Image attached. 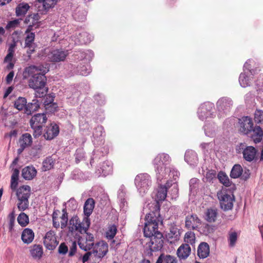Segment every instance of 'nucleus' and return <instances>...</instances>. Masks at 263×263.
Masks as SVG:
<instances>
[{
    "label": "nucleus",
    "instance_id": "obj_1",
    "mask_svg": "<svg viewBox=\"0 0 263 263\" xmlns=\"http://www.w3.org/2000/svg\"><path fill=\"white\" fill-rule=\"evenodd\" d=\"M49 66L48 64L34 65V95L36 98H43L47 95L45 74L49 70Z\"/></svg>",
    "mask_w": 263,
    "mask_h": 263
},
{
    "label": "nucleus",
    "instance_id": "obj_2",
    "mask_svg": "<svg viewBox=\"0 0 263 263\" xmlns=\"http://www.w3.org/2000/svg\"><path fill=\"white\" fill-rule=\"evenodd\" d=\"M90 224V219L88 217H84L81 221L78 216H73L69 220L68 235L70 237L73 236L76 239L78 235L85 234Z\"/></svg>",
    "mask_w": 263,
    "mask_h": 263
},
{
    "label": "nucleus",
    "instance_id": "obj_3",
    "mask_svg": "<svg viewBox=\"0 0 263 263\" xmlns=\"http://www.w3.org/2000/svg\"><path fill=\"white\" fill-rule=\"evenodd\" d=\"M145 220L143 233L145 237H150L160 233L158 230V227L159 223L162 222V218L158 210L147 214Z\"/></svg>",
    "mask_w": 263,
    "mask_h": 263
},
{
    "label": "nucleus",
    "instance_id": "obj_4",
    "mask_svg": "<svg viewBox=\"0 0 263 263\" xmlns=\"http://www.w3.org/2000/svg\"><path fill=\"white\" fill-rule=\"evenodd\" d=\"M171 159L169 155L165 153L158 154L153 160L156 177L158 180L161 181L163 178H166L168 170Z\"/></svg>",
    "mask_w": 263,
    "mask_h": 263
},
{
    "label": "nucleus",
    "instance_id": "obj_5",
    "mask_svg": "<svg viewBox=\"0 0 263 263\" xmlns=\"http://www.w3.org/2000/svg\"><path fill=\"white\" fill-rule=\"evenodd\" d=\"M68 51L61 49H55L50 51L49 49H44L42 51V54L39 57L52 62H60L64 61L68 55Z\"/></svg>",
    "mask_w": 263,
    "mask_h": 263
},
{
    "label": "nucleus",
    "instance_id": "obj_6",
    "mask_svg": "<svg viewBox=\"0 0 263 263\" xmlns=\"http://www.w3.org/2000/svg\"><path fill=\"white\" fill-rule=\"evenodd\" d=\"M149 238V241L145 245L144 253L146 255L151 256L153 252L160 250L163 246V237L161 233H157Z\"/></svg>",
    "mask_w": 263,
    "mask_h": 263
},
{
    "label": "nucleus",
    "instance_id": "obj_7",
    "mask_svg": "<svg viewBox=\"0 0 263 263\" xmlns=\"http://www.w3.org/2000/svg\"><path fill=\"white\" fill-rule=\"evenodd\" d=\"M135 184L139 193L143 195L147 192L152 185L151 177L147 173L138 174L135 177Z\"/></svg>",
    "mask_w": 263,
    "mask_h": 263
},
{
    "label": "nucleus",
    "instance_id": "obj_8",
    "mask_svg": "<svg viewBox=\"0 0 263 263\" xmlns=\"http://www.w3.org/2000/svg\"><path fill=\"white\" fill-rule=\"evenodd\" d=\"M58 0H38L35 7L37 8V13H34V21L39 20L40 15L46 14L48 10L57 4Z\"/></svg>",
    "mask_w": 263,
    "mask_h": 263
},
{
    "label": "nucleus",
    "instance_id": "obj_9",
    "mask_svg": "<svg viewBox=\"0 0 263 263\" xmlns=\"http://www.w3.org/2000/svg\"><path fill=\"white\" fill-rule=\"evenodd\" d=\"M214 104L211 102H206L201 105L198 108V115L201 120L212 118L214 117Z\"/></svg>",
    "mask_w": 263,
    "mask_h": 263
},
{
    "label": "nucleus",
    "instance_id": "obj_10",
    "mask_svg": "<svg viewBox=\"0 0 263 263\" xmlns=\"http://www.w3.org/2000/svg\"><path fill=\"white\" fill-rule=\"evenodd\" d=\"M217 196L222 209L227 211L232 209L234 201V196L233 194L229 195L221 191L217 193Z\"/></svg>",
    "mask_w": 263,
    "mask_h": 263
},
{
    "label": "nucleus",
    "instance_id": "obj_11",
    "mask_svg": "<svg viewBox=\"0 0 263 263\" xmlns=\"http://www.w3.org/2000/svg\"><path fill=\"white\" fill-rule=\"evenodd\" d=\"M43 243L45 247L49 250H53L56 248L59 242L53 231L50 230L46 233L44 237Z\"/></svg>",
    "mask_w": 263,
    "mask_h": 263
},
{
    "label": "nucleus",
    "instance_id": "obj_12",
    "mask_svg": "<svg viewBox=\"0 0 263 263\" xmlns=\"http://www.w3.org/2000/svg\"><path fill=\"white\" fill-rule=\"evenodd\" d=\"M239 130L244 135H248L253 128L252 120L248 116H244L239 119Z\"/></svg>",
    "mask_w": 263,
    "mask_h": 263
},
{
    "label": "nucleus",
    "instance_id": "obj_13",
    "mask_svg": "<svg viewBox=\"0 0 263 263\" xmlns=\"http://www.w3.org/2000/svg\"><path fill=\"white\" fill-rule=\"evenodd\" d=\"M25 43L24 48H27L29 50L27 51L28 57L30 58L33 49L31 48L33 46V26L30 24L24 33Z\"/></svg>",
    "mask_w": 263,
    "mask_h": 263
},
{
    "label": "nucleus",
    "instance_id": "obj_14",
    "mask_svg": "<svg viewBox=\"0 0 263 263\" xmlns=\"http://www.w3.org/2000/svg\"><path fill=\"white\" fill-rule=\"evenodd\" d=\"M108 251V245L102 241L99 242L95 245L92 252L95 257L102 258L107 254Z\"/></svg>",
    "mask_w": 263,
    "mask_h": 263
},
{
    "label": "nucleus",
    "instance_id": "obj_15",
    "mask_svg": "<svg viewBox=\"0 0 263 263\" xmlns=\"http://www.w3.org/2000/svg\"><path fill=\"white\" fill-rule=\"evenodd\" d=\"M185 227L190 230H196L201 224V220L197 215L192 214L185 218Z\"/></svg>",
    "mask_w": 263,
    "mask_h": 263
},
{
    "label": "nucleus",
    "instance_id": "obj_16",
    "mask_svg": "<svg viewBox=\"0 0 263 263\" xmlns=\"http://www.w3.org/2000/svg\"><path fill=\"white\" fill-rule=\"evenodd\" d=\"M32 142V136L30 134L25 133L20 137L18 144L20 147L17 149V153L20 155L23 151L30 146Z\"/></svg>",
    "mask_w": 263,
    "mask_h": 263
},
{
    "label": "nucleus",
    "instance_id": "obj_17",
    "mask_svg": "<svg viewBox=\"0 0 263 263\" xmlns=\"http://www.w3.org/2000/svg\"><path fill=\"white\" fill-rule=\"evenodd\" d=\"M257 150L252 146H247L243 148L242 155L243 159L248 162H252L256 158Z\"/></svg>",
    "mask_w": 263,
    "mask_h": 263
},
{
    "label": "nucleus",
    "instance_id": "obj_18",
    "mask_svg": "<svg viewBox=\"0 0 263 263\" xmlns=\"http://www.w3.org/2000/svg\"><path fill=\"white\" fill-rule=\"evenodd\" d=\"M112 172V164L108 161H105L101 165V166L95 172L96 176L98 177H105L110 174Z\"/></svg>",
    "mask_w": 263,
    "mask_h": 263
},
{
    "label": "nucleus",
    "instance_id": "obj_19",
    "mask_svg": "<svg viewBox=\"0 0 263 263\" xmlns=\"http://www.w3.org/2000/svg\"><path fill=\"white\" fill-rule=\"evenodd\" d=\"M233 105L231 99L227 97H223L219 99L217 102V107L219 111L226 112L229 111Z\"/></svg>",
    "mask_w": 263,
    "mask_h": 263
},
{
    "label": "nucleus",
    "instance_id": "obj_20",
    "mask_svg": "<svg viewBox=\"0 0 263 263\" xmlns=\"http://www.w3.org/2000/svg\"><path fill=\"white\" fill-rule=\"evenodd\" d=\"M59 133V126L57 124H51L49 126L47 127L46 133L44 134V137L47 140H52L57 137Z\"/></svg>",
    "mask_w": 263,
    "mask_h": 263
},
{
    "label": "nucleus",
    "instance_id": "obj_21",
    "mask_svg": "<svg viewBox=\"0 0 263 263\" xmlns=\"http://www.w3.org/2000/svg\"><path fill=\"white\" fill-rule=\"evenodd\" d=\"M191 249L189 244L183 243L178 249L177 254L180 259L187 258L191 254Z\"/></svg>",
    "mask_w": 263,
    "mask_h": 263
},
{
    "label": "nucleus",
    "instance_id": "obj_22",
    "mask_svg": "<svg viewBox=\"0 0 263 263\" xmlns=\"http://www.w3.org/2000/svg\"><path fill=\"white\" fill-rule=\"evenodd\" d=\"M92 39V37L86 32H82L80 33L77 36H73V40L77 44H85L89 43Z\"/></svg>",
    "mask_w": 263,
    "mask_h": 263
},
{
    "label": "nucleus",
    "instance_id": "obj_23",
    "mask_svg": "<svg viewBox=\"0 0 263 263\" xmlns=\"http://www.w3.org/2000/svg\"><path fill=\"white\" fill-rule=\"evenodd\" d=\"M251 138L254 143L257 144L262 140L263 130L259 126H255L252 130Z\"/></svg>",
    "mask_w": 263,
    "mask_h": 263
},
{
    "label": "nucleus",
    "instance_id": "obj_24",
    "mask_svg": "<svg viewBox=\"0 0 263 263\" xmlns=\"http://www.w3.org/2000/svg\"><path fill=\"white\" fill-rule=\"evenodd\" d=\"M23 79L29 83L30 88H33V66L26 67L23 72Z\"/></svg>",
    "mask_w": 263,
    "mask_h": 263
},
{
    "label": "nucleus",
    "instance_id": "obj_25",
    "mask_svg": "<svg viewBox=\"0 0 263 263\" xmlns=\"http://www.w3.org/2000/svg\"><path fill=\"white\" fill-rule=\"evenodd\" d=\"M210 254V247L208 243L201 242L197 249V255L200 258H206Z\"/></svg>",
    "mask_w": 263,
    "mask_h": 263
},
{
    "label": "nucleus",
    "instance_id": "obj_26",
    "mask_svg": "<svg viewBox=\"0 0 263 263\" xmlns=\"http://www.w3.org/2000/svg\"><path fill=\"white\" fill-rule=\"evenodd\" d=\"M218 216V211L216 209L210 208L204 213V219L210 223L215 222Z\"/></svg>",
    "mask_w": 263,
    "mask_h": 263
},
{
    "label": "nucleus",
    "instance_id": "obj_27",
    "mask_svg": "<svg viewBox=\"0 0 263 263\" xmlns=\"http://www.w3.org/2000/svg\"><path fill=\"white\" fill-rule=\"evenodd\" d=\"M185 161L190 165H194L198 162L197 154L193 151L190 150L186 152L184 156Z\"/></svg>",
    "mask_w": 263,
    "mask_h": 263
},
{
    "label": "nucleus",
    "instance_id": "obj_28",
    "mask_svg": "<svg viewBox=\"0 0 263 263\" xmlns=\"http://www.w3.org/2000/svg\"><path fill=\"white\" fill-rule=\"evenodd\" d=\"M30 187L28 186H23L17 190L16 195L18 199L28 200L30 196Z\"/></svg>",
    "mask_w": 263,
    "mask_h": 263
},
{
    "label": "nucleus",
    "instance_id": "obj_29",
    "mask_svg": "<svg viewBox=\"0 0 263 263\" xmlns=\"http://www.w3.org/2000/svg\"><path fill=\"white\" fill-rule=\"evenodd\" d=\"M167 193V189L165 186L161 185L158 188L155 197L157 204H158L159 202H162L165 199Z\"/></svg>",
    "mask_w": 263,
    "mask_h": 263
},
{
    "label": "nucleus",
    "instance_id": "obj_30",
    "mask_svg": "<svg viewBox=\"0 0 263 263\" xmlns=\"http://www.w3.org/2000/svg\"><path fill=\"white\" fill-rule=\"evenodd\" d=\"M80 248L85 251L90 250L93 246L94 243L85 240L84 238L80 235L77 236V239Z\"/></svg>",
    "mask_w": 263,
    "mask_h": 263
},
{
    "label": "nucleus",
    "instance_id": "obj_31",
    "mask_svg": "<svg viewBox=\"0 0 263 263\" xmlns=\"http://www.w3.org/2000/svg\"><path fill=\"white\" fill-rule=\"evenodd\" d=\"M95 207V201L89 198L86 200L84 205V213L86 217H88L91 215Z\"/></svg>",
    "mask_w": 263,
    "mask_h": 263
},
{
    "label": "nucleus",
    "instance_id": "obj_32",
    "mask_svg": "<svg viewBox=\"0 0 263 263\" xmlns=\"http://www.w3.org/2000/svg\"><path fill=\"white\" fill-rule=\"evenodd\" d=\"M21 238L25 243H30L33 241V231L29 228L25 229L22 233Z\"/></svg>",
    "mask_w": 263,
    "mask_h": 263
},
{
    "label": "nucleus",
    "instance_id": "obj_33",
    "mask_svg": "<svg viewBox=\"0 0 263 263\" xmlns=\"http://www.w3.org/2000/svg\"><path fill=\"white\" fill-rule=\"evenodd\" d=\"M54 98V95L49 94L46 95L42 99V102L43 101V103L46 109H48L49 107L52 106L53 108L54 109L57 107V104L53 103Z\"/></svg>",
    "mask_w": 263,
    "mask_h": 263
},
{
    "label": "nucleus",
    "instance_id": "obj_34",
    "mask_svg": "<svg viewBox=\"0 0 263 263\" xmlns=\"http://www.w3.org/2000/svg\"><path fill=\"white\" fill-rule=\"evenodd\" d=\"M238 234L236 231L231 229L228 232V241L230 247H234L237 242Z\"/></svg>",
    "mask_w": 263,
    "mask_h": 263
},
{
    "label": "nucleus",
    "instance_id": "obj_35",
    "mask_svg": "<svg viewBox=\"0 0 263 263\" xmlns=\"http://www.w3.org/2000/svg\"><path fill=\"white\" fill-rule=\"evenodd\" d=\"M19 174L20 171L17 168L13 170L10 184V187L13 191H15L17 187Z\"/></svg>",
    "mask_w": 263,
    "mask_h": 263
},
{
    "label": "nucleus",
    "instance_id": "obj_36",
    "mask_svg": "<svg viewBox=\"0 0 263 263\" xmlns=\"http://www.w3.org/2000/svg\"><path fill=\"white\" fill-rule=\"evenodd\" d=\"M243 172V168L240 164H235L232 167L230 176L232 178H238L241 176Z\"/></svg>",
    "mask_w": 263,
    "mask_h": 263
},
{
    "label": "nucleus",
    "instance_id": "obj_37",
    "mask_svg": "<svg viewBox=\"0 0 263 263\" xmlns=\"http://www.w3.org/2000/svg\"><path fill=\"white\" fill-rule=\"evenodd\" d=\"M54 160L51 156L47 157L43 162L42 170L44 171H47L53 167Z\"/></svg>",
    "mask_w": 263,
    "mask_h": 263
},
{
    "label": "nucleus",
    "instance_id": "obj_38",
    "mask_svg": "<svg viewBox=\"0 0 263 263\" xmlns=\"http://www.w3.org/2000/svg\"><path fill=\"white\" fill-rule=\"evenodd\" d=\"M47 117L44 113L34 115V125H43L46 122Z\"/></svg>",
    "mask_w": 263,
    "mask_h": 263
},
{
    "label": "nucleus",
    "instance_id": "obj_39",
    "mask_svg": "<svg viewBox=\"0 0 263 263\" xmlns=\"http://www.w3.org/2000/svg\"><path fill=\"white\" fill-rule=\"evenodd\" d=\"M22 176L26 180L33 179V167L27 166L24 167L22 171Z\"/></svg>",
    "mask_w": 263,
    "mask_h": 263
},
{
    "label": "nucleus",
    "instance_id": "obj_40",
    "mask_svg": "<svg viewBox=\"0 0 263 263\" xmlns=\"http://www.w3.org/2000/svg\"><path fill=\"white\" fill-rule=\"evenodd\" d=\"M204 132L206 136L213 137L215 135L216 126L212 124H205L204 127Z\"/></svg>",
    "mask_w": 263,
    "mask_h": 263
},
{
    "label": "nucleus",
    "instance_id": "obj_41",
    "mask_svg": "<svg viewBox=\"0 0 263 263\" xmlns=\"http://www.w3.org/2000/svg\"><path fill=\"white\" fill-rule=\"evenodd\" d=\"M118 197L120 202V207L123 208L127 205L126 193L123 187H121L118 191Z\"/></svg>",
    "mask_w": 263,
    "mask_h": 263
},
{
    "label": "nucleus",
    "instance_id": "obj_42",
    "mask_svg": "<svg viewBox=\"0 0 263 263\" xmlns=\"http://www.w3.org/2000/svg\"><path fill=\"white\" fill-rule=\"evenodd\" d=\"M184 241L185 243L194 246L195 243V235L194 232L189 231L185 233L184 236Z\"/></svg>",
    "mask_w": 263,
    "mask_h": 263
},
{
    "label": "nucleus",
    "instance_id": "obj_43",
    "mask_svg": "<svg viewBox=\"0 0 263 263\" xmlns=\"http://www.w3.org/2000/svg\"><path fill=\"white\" fill-rule=\"evenodd\" d=\"M29 6L28 4H20L16 8V14L17 16L24 15L28 10Z\"/></svg>",
    "mask_w": 263,
    "mask_h": 263
},
{
    "label": "nucleus",
    "instance_id": "obj_44",
    "mask_svg": "<svg viewBox=\"0 0 263 263\" xmlns=\"http://www.w3.org/2000/svg\"><path fill=\"white\" fill-rule=\"evenodd\" d=\"M239 82L241 86L244 88L250 86L251 83V80L245 73H241L240 74Z\"/></svg>",
    "mask_w": 263,
    "mask_h": 263
},
{
    "label": "nucleus",
    "instance_id": "obj_45",
    "mask_svg": "<svg viewBox=\"0 0 263 263\" xmlns=\"http://www.w3.org/2000/svg\"><path fill=\"white\" fill-rule=\"evenodd\" d=\"M16 46L15 43H13L9 45L8 50V54L6 56L4 59V61L5 62H11L12 60V58L14 55V48Z\"/></svg>",
    "mask_w": 263,
    "mask_h": 263
},
{
    "label": "nucleus",
    "instance_id": "obj_46",
    "mask_svg": "<svg viewBox=\"0 0 263 263\" xmlns=\"http://www.w3.org/2000/svg\"><path fill=\"white\" fill-rule=\"evenodd\" d=\"M17 222L22 227L26 226L29 223L28 216L25 213L22 212L17 217Z\"/></svg>",
    "mask_w": 263,
    "mask_h": 263
},
{
    "label": "nucleus",
    "instance_id": "obj_47",
    "mask_svg": "<svg viewBox=\"0 0 263 263\" xmlns=\"http://www.w3.org/2000/svg\"><path fill=\"white\" fill-rule=\"evenodd\" d=\"M26 99L25 98L19 97L14 102V107L19 110H22L25 107V105H26Z\"/></svg>",
    "mask_w": 263,
    "mask_h": 263
},
{
    "label": "nucleus",
    "instance_id": "obj_48",
    "mask_svg": "<svg viewBox=\"0 0 263 263\" xmlns=\"http://www.w3.org/2000/svg\"><path fill=\"white\" fill-rule=\"evenodd\" d=\"M218 179L219 181L226 186L230 185V180L227 175L223 172H219L218 174Z\"/></svg>",
    "mask_w": 263,
    "mask_h": 263
},
{
    "label": "nucleus",
    "instance_id": "obj_49",
    "mask_svg": "<svg viewBox=\"0 0 263 263\" xmlns=\"http://www.w3.org/2000/svg\"><path fill=\"white\" fill-rule=\"evenodd\" d=\"M117 227L115 225H112L108 227V229L106 232V237L109 239L114 238L117 233Z\"/></svg>",
    "mask_w": 263,
    "mask_h": 263
},
{
    "label": "nucleus",
    "instance_id": "obj_50",
    "mask_svg": "<svg viewBox=\"0 0 263 263\" xmlns=\"http://www.w3.org/2000/svg\"><path fill=\"white\" fill-rule=\"evenodd\" d=\"M43 254V250L40 245H34V258L40 259Z\"/></svg>",
    "mask_w": 263,
    "mask_h": 263
},
{
    "label": "nucleus",
    "instance_id": "obj_51",
    "mask_svg": "<svg viewBox=\"0 0 263 263\" xmlns=\"http://www.w3.org/2000/svg\"><path fill=\"white\" fill-rule=\"evenodd\" d=\"M168 168V170L166 171L167 175L166 177L164 178L166 179L168 177H170V178H173L174 180H176L178 178L179 173L177 171H176L173 168L171 167L170 166H169Z\"/></svg>",
    "mask_w": 263,
    "mask_h": 263
},
{
    "label": "nucleus",
    "instance_id": "obj_52",
    "mask_svg": "<svg viewBox=\"0 0 263 263\" xmlns=\"http://www.w3.org/2000/svg\"><path fill=\"white\" fill-rule=\"evenodd\" d=\"M68 222V214L66 210L64 209L62 210V215L61 217V227L62 229H64Z\"/></svg>",
    "mask_w": 263,
    "mask_h": 263
},
{
    "label": "nucleus",
    "instance_id": "obj_53",
    "mask_svg": "<svg viewBox=\"0 0 263 263\" xmlns=\"http://www.w3.org/2000/svg\"><path fill=\"white\" fill-rule=\"evenodd\" d=\"M254 120L256 123H261L263 121V110L256 109L254 112Z\"/></svg>",
    "mask_w": 263,
    "mask_h": 263
},
{
    "label": "nucleus",
    "instance_id": "obj_54",
    "mask_svg": "<svg viewBox=\"0 0 263 263\" xmlns=\"http://www.w3.org/2000/svg\"><path fill=\"white\" fill-rule=\"evenodd\" d=\"M19 200L17 203V208L20 211L25 210L28 206V200L18 199Z\"/></svg>",
    "mask_w": 263,
    "mask_h": 263
},
{
    "label": "nucleus",
    "instance_id": "obj_55",
    "mask_svg": "<svg viewBox=\"0 0 263 263\" xmlns=\"http://www.w3.org/2000/svg\"><path fill=\"white\" fill-rule=\"evenodd\" d=\"M163 263H177L176 258L170 255H165L163 254Z\"/></svg>",
    "mask_w": 263,
    "mask_h": 263
},
{
    "label": "nucleus",
    "instance_id": "obj_56",
    "mask_svg": "<svg viewBox=\"0 0 263 263\" xmlns=\"http://www.w3.org/2000/svg\"><path fill=\"white\" fill-rule=\"evenodd\" d=\"M199 181V180L196 178H192L190 180V187L191 192L197 188Z\"/></svg>",
    "mask_w": 263,
    "mask_h": 263
},
{
    "label": "nucleus",
    "instance_id": "obj_57",
    "mask_svg": "<svg viewBox=\"0 0 263 263\" xmlns=\"http://www.w3.org/2000/svg\"><path fill=\"white\" fill-rule=\"evenodd\" d=\"M44 155L45 153L43 152L41 145H39L34 147V156L40 157V156Z\"/></svg>",
    "mask_w": 263,
    "mask_h": 263
},
{
    "label": "nucleus",
    "instance_id": "obj_58",
    "mask_svg": "<svg viewBox=\"0 0 263 263\" xmlns=\"http://www.w3.org/2000/svg\"><path fill=\"white\" fill-rule=\"evenodd\" d=\"M9 229L10 231H12L14 224L15 221V215L13 212H11L9 215Z\"/></svg>",
    "mask_w": 263,
    "mask_h": 263
},
{
    "label": "nucleus",
    "instance_id": "obj_59",
    "mask_svg": "<svg viewBox=\"0 0 263 263\" xmlns=\"http://www.w3.org/2000/svg\"><path fill=\"white\" fill-rule=\"evenodd\" d=\"M20 23V20H14L13 21H9L6 25V28L9 29L11 28H15Z\"/></svg>",
    "mask_w": 263,
    "mask_h": 263
},
{
    "label": "nucleus",
    "instance_id": "obj_60",
    "mask_svg": "<svg viewBox=\"0 0 263 263\" xmlns=\"http://www.w3.org/2000/svg\"><path fill=\"white\" fill-rule=\"evenodd\" d=\"M43 126L42 125H34V137H36L41 135Z\"/></svg>",
    "mask_w": 263,
    "mask_h": 263
},
{
    "label": "nucleus",
    "instance_id": "obj_61",
    "mask_svg": "<svg viewBox=\"0 0 263 263\" xmlns=\"http://www.w3.org/2000/svg\"><path fill=\"white\" fill-rule=\"evenodd\" d=\"M58 252L61 254H66L68 252L67 246L64 243H62L59 247Z\"/></svg>",
    "mask_w": 263,
    "mask_h": 263
},
{
    "label": "nucleus",
    "instance_id": "obj_62",
    "mask_svg": "<svg viewBox=\"0 0 263 263\" xmlns=\"http://www.w3.org/2000/svg\"><path fill=\"white\" fill-rule=\"evenodd\" d=\"M76 241H77V240L76 239L72 243V245L70 248V251L69 252V256H72L76 253L77 250Z\"/></svg>",
    "mask_w": 263,
    "mask_h": 263
},
{
    "label": "nucleus",
    "instance_id": "obj_63",
    "mask_svg": "<svg viewBox=\"0 0 263 263\" xmlns=\"http://www.w3.org/2000/svg\"><path fill=\"white\" fill-rule=\"evenodd\" d=\"M203 232L205 235H208L214 232V229L213 227L206 224L204 227Z\"/></svg>",
    "mask_w": 263,
    "mask_h": 263
},
{
    "label": "nucleus",
    "instance_id": "obj_64",
    "mask_svg": "<svg viewBox=\"0 0 263 263\" xmlns=\"http://www.w3.org/2000/svg\"><path fill=\"white\" fill-rule=\"evenodd\" d=\"M67 203L71 208V210L75 209L77 206V201L74 198L70 199Z\"/></svg>",
    "mask_w": 263,
    "mask_h": 263
}]
</instances>
